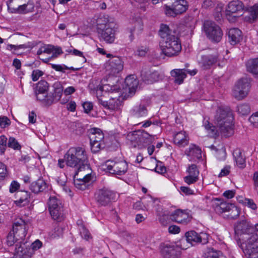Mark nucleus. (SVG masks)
Returning a JSON list of instances; mask_svg holds the SVG:
<instances>
[{
	"instance_id": "nucleus-27",
	"label": "nucleus",
	"mask_w": 258,
	"mask_h": 258,
	"mask_svg": "<svg viewBox=\"0 0 258 258\" xmlns=\"http://www.w3.org/2000/svg\"><path fill=\"white\" fill-rule=\"evenodd\" d=\"M185 154L188 157L191 161H196L202 158V151L197 146L191 145L185 151Z\"/></svg>"
},
{
	"instance_id": "nucleus-9",
	"label": "nucleus",
	"mask_w": 258,
	"mask_h": 258,
	"mask_svg": "<svg viewBox=\"0 0 258 258\" xmlns=\"http://www.w3.org/2000/svg\"><path fill=\"white\" fill-rule=\"evenodd\" d=\"M100 20L101 19L97 21V32L99 39L107 43H112L115 39V31L113 28V24L107 23L105 24L103 28H102V26L99 23Z\"/></svg>"
},
{
	"instance_id": "nucleus-18",
	"label": "nucleus",
	"mask_w": 258,
	"mask_h": 258,
	"mask_svg": "<svg viewBox=\"0 0 258 258\" xmlns=\"http://www.w3.org/2000/svg\"><path fill=\"white\" fill-rule=\"evenodd\" d=\"M186 240L191 245H196L198 243L202 244H206L208 242L209 235L204 232L198 233L195 231H190L185 233Z\"/></svg>"
},
{
	"instance_id": "nucleus-22",
	"label": "nucleus",
	"mask_w": 258,
	"mask_h": 258,
	"mask_svg": "<svg viewBox=\"0 0 258 258\" xmlns=\"http://www.w3.org/2000/svg\"><path fill=\"white\" fill-rule=\"evenodd\" d=\"M197 73V70L192 71L183 69H174L171 71V75L174 78V82L178 84H181L183 83V80L186 77V74H189L191 76H194Z\"/></svg>"
},
{
	"instance_id": "nucleus-61",
	"label": "nucleus",
	"mask_w": 258,
	"mask_h": 258,
	"mask_svg": "<svg viewBox=\"0 0 258 258\" xmlns=\"http://www.w3.org/2000/svg\"><path fill=\"white\" fill-rule=\"evenodd\" d=\"M84 112L85 113H89L93 109V104L90 102H85L82 104Z\"/></svg>"
},
{
	"instance_id": "nucleus-52",
	"label": "nucleus",
	"mask_w": 258,
	"mask_h": 258,
	"mask_svg": "<svg viewBox=\"0 0 258 258\" xmlns=\"http://www.w3.org/2000/svg\"><path fill=\"white\" fill-rule=\"evenodd\" d=\"M79 230L80 234L82 238L86 240H88L90 238V234L83 224L81 225V227L79 228Z\"/></svg>"
},
{
	"instance_id": "nucleus-19",
	"label": "nucleus",
	"mask_w": 258,
	"mask_h": 258,
	"mask_svg": "<svg viewBox=\"0 0 258 258\" xmlns=\"http://www.w3.org/2000/svg\"><path fill=\"white\" fill-rule=\"evenodd\" d=\"M116 194L107 188L99 189L96 194L97 202L102 206L108 205L111 201L115 200Z\"/></svg>"
},
{
	"instance_id": "nucleus-35",
	"label": "nucleus",
	"mask_w": 258,
	"mask_h": 258,
	"mask_svg": "<svg viewBox=\"0 0 258 258\" xmlns=\"http://www.w3.org/2000/svg\"><path fill=\"white\" fill-rule=\"evenodd\" d=\"M104 136L102 132L99 128H93L91 129L89 135L90 141L92 142H103Z\"/></svg>"
},
{
	"instance_id": "nucleus-26",
	"label": "nucleus",
	"mask_w": 258,
	"mask_h": 258,
	"mask_svg": "<svg viewBox=\"0 0 258 258\" xmlns=\"http://www.w3.org/2000/svg\"><path fill=\"white\" fill-rule=\"evenodd\" d=\"M171 216L173 220L178 223L184 225L189 223L191 220V217L186 211H183L180 209L175 211Z\"/></svg>"
},
{
	"instance_id": "nucleus-53",
	"label": "nucleus",
	"mask_w": 258,
	"mask_h": 258,
	"mask_svg": "<svg viewBox=\"0 0 258 258\" xmlns=\"http://www.w3.org/2000/svg\"><path fill=\"white\" fill-rule=\"evenodd\" d=\"M244 205L247 206L248 208L256 210L257 209V206L254 202L253 200L250 199H245L242 202Z\"/></svg>"
},
{
	"instance_id": "nucleus-54",
	"label": "nucleus",
	"mask_w": 258,
	"mask_h": 258,
	"mask_svg": "<svg viewBox=\"0 0 258 258\" xmlns=\"http://www.w3.org/2000/svg\"><path fill=\"white\" fill-rule=\"evenodd\" d=\"M216 0H203L202 8L207 9L212 8L216 4Z\"/></svg>"
},
{
	"instance_id": "nucleus-5",
	"label": "nucleus",
	"mask_w": 258,
	"mask_h": 258,
	"mask_svg": "<svg viewBox=\"0 0 258 258\" xmlns=\"http://www.w3.org/2000/svg\"><path fill=\"white\" fill-rule=\"evenodd\" d=\"M127 139L133 147L142 149L151 143L154 137L144 131L139 130L128 133Z\"/></svg>"
},
{
	"instance_id": "nucleus-37",
	"label": "nucleus",
	"mask_w": 258,
	"mask_h": 258,
	"mask_svg": "<svg viewBox=\"0 0 258 258\" xmlns=\"http://www.w3.org/2000/svg\"><path fill=\"white\" fill-rule=\"evenodd\" d=\"M101 104L105 108L115 110L117 109L120 103L119 99L116 98H111L109 101L100 99Z\"/></svg>"
},
{
	"instance_id": "nucleus-4",
	"label": "nucleus",
	"mask_w": 258,
	"mask_h": 258,
	"mask_svg": "<svg viewBox=\"0 0 258 258\" xmlns=\"http://www.w3.org/2000/svg\"><path fill=\"white\" fill-rule=\"evenodd\" d=\"M241 248L248 258L258 250V235L255 232L246 233L242 235Z\"/></svg>"
},
{
	"instance_id": "nucleus-33",
	"label": "nucleus",
	"mask_w": 258,
	"mask_h": 258,
	"mask_svg": "<svg viewBox=\"0 0 258 258\" xmlns=\"http://www.w3.org/2000/svg\"><path fill=\"white\" fill-rule=\"evenodd\" d=\"M53 87L54 89V93H49L48 96H51L52 97V102L51 103V105L53 104L54 102H57L60 100L61 97L62 92H63V88L61 84L59 82L55 83Z\"/></svg>"
},
{
	"instance_id": "nucleus-1",
	"label": "nucleus",
	"mask_w": 258,
	"mask_h": 258,
	"mask_svg": "<svg viewBox=\"0 0 258 258\" xmlns=\"http://www.w3.org/2000/svg\"><path fill=\"white\" fill-rule=\"evenodd\" d=\"M217 127L211 124L208 121L204 123V126L208 132V135L212 138H216L219 134L223 136L228 137L233 134L232 121L233 116L229 108H223L219 107L215 117Z\"/></svg>"
},
{
	"instance_id": "nucleus-62",
	"label": "nucleus",
	"mask_w": 258,
	"mask_h": 258,
	"mask_svg": "<svg viewBox=\"0 0 258 258\" xmlns=\"http://www.w3.org/2000/svg\"><path fill=\"white\" fill-rule=\"evenodd\" d=\"M231 167L229 165L225 166L221 170L219 174V177L226 176L230 173Z\"/></svg>"
},
{
	"instance_id": "nucleus-3",
	"label": "nucleus",
	"mask_w": 258,
	"mask_h": 258,
	"mask_svg": "<svg viewBox=\"0 0 258 258\" xmlns=\"http://www.w3.org/2000/svg\"><path fill=\"white\" fill-rule=\"evenodd\" d=\"M87 157L85 150L81 147L71 148L64 155V160L67 166L77 168L79 172L84 170L91 171L89 164H87Z\"/></svg>"
},
{
	"instance_id": "nucleus-17",
	"label": "nucleus",
	"mask_w": 258,
	"mask_h": 258,
	"mask_svg": "<svg viewBox=\"0 0 258 258\" xmlns=\"http://www.w3.org/2000/svg\"><path fill=\"white\" fill-rule=\"evenodd\" d=\"M80 172L83 178H77L76 176L78 174V173H76L74 177V185L78 189L84 190L90 185V182L92 180L93 176L91 174V170L90 171L84 170Z\"/></svg>"
},
{
	"instance_id": "nucleus-57",
	"label": "nucleus",
	"mask_w": 258,
	"mask_h": 258,
	"mask_svg": "<svg viewBox=\"0 0 258 258\" xmlns=\"http://www.w3.org/2000/svg\"><path fill=\"white\" fill-rule=\"evenodd\" d=\"M20 187V184L17 181L13 180L10 184L9 191L11 193H14L17 191V190L19 189Z\"/></svg>"
},
{
	"instance_id": "nucleus-43",
	"label": "nucleus",
	"mask_w": 258,
	"mask_h": 258,
	"mask_svg": "<svg viewBox=\"0 0 258 258\" xmlns=\"http://www.w3.org/2000/svg\"><path fill=\"white\" fill-rule=\"evenodd\" d=\"M249 13V19L255 20L258 17V4H255L252 7L247 9Z\"/></svg>"
},
{
	"instance_id": "nucleus-31",
	"label": "nucleus",
	"mask_w": 258,
	"mask_h": 258,
	"mask_svg": "<svg viewBox=\"0 0 258 258\" xmlns=\"http://www.w3.org/2000/svg\"><path fill=\"white\" fill-rule=\"evenodd\" d=\"M47 187L45 181L42 178L32 182L30 185V189L35 194L43 191Z\"/></svg>"
},
{
	"instance_id": "nucleus-7",
	"label": "nucleus",
	"mask_w": 258,
	"mask_h": 258,
	"mask_svg": "<svg viewBox=\"0 0 258 258\" xmlns=\"http://www.w3.org/2000/svg\"><path fill=\"white\" fill-rule=\"evenodd\" d=\"M250 88V79L247 77L241 78L235 84L232 90L233 96L238 100L245 98Z\"/></svg>"
},
{
	"instance_id": "nucleus-44",
	"label": "nucleus",
	"mask_w": 258,
	"mask_h": 258,
	"mask_svg": "<svg viewBox=\"0 0 258 258\" xmlns=\"http://www.w3.org/2000/svg\"><path fill=\"white\" fill-rule=\"evenodd\" d=\"M237 109L238 112L242 115L248 114L250 111V107L247 104H240L237 106Z\"/></svg>"
},
{
	"instance_id": "nucleus-15",
	"label": "nucleus",
	"mask_w": 258,
	"mask_h": 258,
	"mask_svg": "<svg viewBox=\"0 0 258 258\" xmlns=\"http://www.w3.org/2000/svg\"><path fill=\"white\" fill-rule=\"evenodd\" d=\"M171 7L166 6L165 14L168 16L174 17L187 10V5L185 0H174Z\"/></svg>"
},
{
	"instance_id": "nucleus-40",
	"label": "nucleus",
	"mask_w": 258,
	"mask_h": 258,
	"mask_svg": "<svg viewBox=\"0 0 258 258\" xmlns=\"http://www.w3.org/2000/svg\"><path fill=\"white\" fill-rule=\"evenodd\" d=\"M246 65L249 72L253 74H258V58L248 60Z\"/></svg>"
},
{
	"instance_id": "nucleus-10",
	"label": "nucleus",
	"mask_w": 258,
	"mask_h": 258,
	"mask_svg": "<svg viewBox=\"0 0 258 258\" xmlns=\"http://www.w3.org/2000/svg\"><path fill=\"white\" fill-rule=\"evenodd\" d=\"M49 84L45 80H41L37 84L36 89V96L37 99L45 106L51 105L52 98L48 96L47 93L49 89Z\"/></svg>"
},
{
	"instance_id": "nucleus-25",
	"label": "nucleus",
	"mask_w": 258,
	"mask_h": 258,
	"mask_svg": "<svg viewBox=\"0 0 258 258\" xmlns=\"http://www.w3.org/2000/svg\"><path fill=\"white\" fill-rule=\"evenodd\" d=\"M252 227V225L249 223L247 220L243 219L235 223L234 225V230L235 233L237 235L240 236L239 239L242 238L243 234L246 233H250L249 230Z\"/></svg>"
},
{
	"instance_id": "nucleus-42",
	"label": "nucleus",
	"mask_w": 258,
	"mask_h": 258,
	"mask_svg": "<svg viewBox=\"0 0 258 258\" xmlns=\"http://www.w3.org/2000/svg\"><path fill=\"white\" fill-rule=\"evenodd\" d=\"M22 240H16L15 234H13L12 231H11L7 236V242L8 245L10 246H13L15 242H16L15 245V247H16L17 244H18L19 245L23 244V242H22ZM15 248H14V249Z\"/></svg>"
},
{
	"instance_id": "nucleus-50",
	"label": "nucleus",
	"mask_w": 258,
	"mask_h": 258,
	"mask_svg": "<svg viewBox=\"0 0 258 258\" xmlns=\"http://www.w3.org/2000/svg\"><path fill=\"white\" fill-rule=\"evenodd\" d=\"M8 176V172L6 166L0 162V181L4 180Z\"/></svg>"
},
{
	"instance_id": "nucleus-63",
	"label": "nucleus",
	"mask_w": 258,
	"mask_h": 258,
	"mask_svg": "<svg viewBox=\"0 0 258 258\" xmlns=\"http://www.w3.org/2000/svg\"><path fill=\"white\" fill-rule=\"evenodd\" d=\"M180 190L186 195H191L194 194V190L187 186H181Z\"/></svg>"
},
{
	"instance_id": "nucleus-12",
	"label": "nucleus",
	"mask_w": 258,
	"mask_h": 258,
	"mask_svg": "<svg viewBox=\"0 0 258 258\" xmlns=\"http://www.w3.org/2000/svg\"><path fill=\"white\" fill-rule=\"evenodd\" d=\"M204 29L207 36L211 41L219 42L222 37L223 33L220 28L211 21H206L204 23Z\"/></svg>"
},
{
	"instance_id": "nucleus-47",
	"label": "nucleus",
	"mask_w": 258,
	"mask_h": 258,
	"mask_svg": "<svg viewBox=\"0 0 258 258\" xmlns=\"http://www.w3.org/2000/svg\"><path fill=\"white\" fill-rule=\"evenodd\" d=\"M8 146L10 148H13L14 150H19L21 149V146L19 144L18 141L15 138L13 137H10L9 139Z\"/></svg>"
},
{
	"instance_id": "nucleus-20",
	"label": "nucleus",
	"mask_w": 258,
	"mask_h": 258,
	"mask_svg": "<svg viewBox=\"0 0 258 258\" xmlns=\"http://www.w3.org/2000/svg\"><path fill=\"white\" fill-rule=\"evenodd\" d=\"M123 68V62L120 57L112 56L106 63L105 69L110 74L115 75L121 72Z\"/></svg>"
},
{
	"instance_id": "nucleus-24",
	"label": "nucleus",
	"mask_w": 258,
	"mask_h": 258,
	"mask_svg": "<svg viewBox=\"0 0 258 258\" xmlns=\"http://www.w3.org/2000/svg\"><path fill=\"white\" fill-rule=\"evenodd\" d=\"M161 252L164 258H176L180 254L178 247L167 244L161 246Z\"/></svg>"
},
{
	"instance_id": "nucleus-13",
	"label": "nucleus",
	"mask_w": 258,
	"mask_h": 258,
	"mask_svg": "<svg viewBox=\"0 0 258 258\" xmlns=\"http://www.w3.org/2000/svg\"><path fill=\"white\" fill-rule=\"evenodd\" d=\"M50 214L54 220L59 221L63 219V207L59 200L54 196L50 197L48 202Z\"/></svg>"
},
{
	"instance_id": "nucleus-60",
	"label": "nucleus",
	"mask_w": 258,
	"mask_h": 258,
	"mask_svg": "<svg viewBox=\"0 0 258 258\" xmlns=\"http://www.w3.org/2000/svg\"><path fill=\"white\" fill-rule=\"evenodd\" d=\"M148 51V48L146 47L141 46L139 47L137 50L136 53L140 56H144Z\"/></svg>"
},
{
	"instance_id": "nucleus-36",
	"label": "nucleus",
	"mask_w": 258,
	"mask_h": 258,
	"mask_svg": "<svg viewBox=\"0 0 258 258\" xmlns=\"http://www.w3.org/2000/svg\"><path fill=\"white\" fill-rule=\"evenodd\" d=\"M132 114L136 117H141L147 115L148 110L145 105L139 104L133 107L131 110Z\"/></svg>"
},
{
	"instance_id": "nucleus-64",
	"label": "nucleus",
	"mask_w": 258,
	"mask_h": 258,
	"mask_svg": "<svg viewBox=\"0 0 258 258\" xmlns=\"http://www.w3.org/2000/svg\"><path fill=\"white\" fill-rule=\"evenodd\" d=\"M226 152L223 150L217 151L216 156L220 160H224L226 158Z\"/></svg>"
},
{
	"instance_id": "nucleus-6",
	"label": "nucleus",
	"mask_w": 258,
	"mask_h": 258,
	"mask_svg": "<svg viewBox=\"0 0 258 258\" xmlns=\"http://www.w3.org/2000/svg\"><path fill=\"white\" fill-rule=\"evenodd\" d=\"M214 207L215 211L218 214L227 213L226 216L229 219H236L239 215L240 210L236 206L221 199L215 200Z\"/></svg>"
},
{
	"instance_id": "nucleus-56",
	"label": "nucleus",
	"mask_w": 258,
	"mask_h": 258,
	"mask_svg": "<svg viewBox=\"0 0 258 258\" xmlns=\"http://www.w3.org/2000/svg\"><path fill=\"white\" fill-rule=\"evenodd\" d=\"M249 121L254 126L258 127V111L250 116Z\"/></svg>"
},
{
	"instance_id": "nucleus-59",
	"label": "nucleus",
	"mask_w": 258,
	"mask_h": 258,
	"mask_svg": "<svg viewBox=\"0 0 258 258\" xmlns=\"http://www.w3.org/2000/svg\"><path fill=\"white\" fill-rule=\"evenodd\" d=\"M43 74V72L39 70H34L32 73V79L33 81H36L38 80L39 78L42 76Z\"/></svg>"
},
{
	"instance_id": "nucleus-32",
	"label": "nucleus",
	"mask_w": 258,
	"mask_h": 258,
	"mask_svg": "<svg viewBox=\"0 0 258 258\" xmlns=\"http://www.w3.org/2000/svg\"><path fill=\"white\" fill-rule=\"evenodd\" d=\"M18 200L15 201V203L18 206L22 207L25 206L29 202L30 193L27 191L21 190L16 195Z\"/></svg>"
},
{
	"instance_id": "nucleus-51",
	"label": "nucleus",
	"mask_w": 258,
	"mask_h": 258,
	"mask_svg": "<svg viewBox=\"0 0 258 258\" xmlns=\"http://www.w3.org/2000/svg\"><path fill=\"white\" fill-rule=\"evenodd\" d=\"M28 6L29 5L28 4L19 6L18 7V14H25L32 12V9H33V7H31V8H28Z\"/></svg>"
},
{
	"instance_id": "nucleus-23",
	"label": "nucleus",
	"mask_w": 258,
	"mask_h": 258,
	"mask_svg": "<svg viewBox=\"0 0 258 258\" xmlns=\"http://www.w3.org/2000/svg\"><path fill=\"white\" fill-rule=\"evenodd\" d=\"M141 75L142 80L147 84H152L162 79V76L158 71L143 70Z\"/></svg>"
},
{
	"instance_id": "nucleus-49",
	"label": "nucleus",
	"mask_w": 258,
	"mask_h": 258,
	"mask_svg": "<svg viewBox=\"0 0 258 258\" xmlns=\"http://www.w3.org/2000/svg\"><path fill=\"white\" fill-rule=\"evenodd\" d=\"M7 140L8 139L5 136L2 135L0 136V153L1 154H3L5 152L8 145Z\"/></svg>"
},
{
	"instance_id": "nucleus-41",
	"label": "nucleus",
	"mask_w": 258,
	"mask_h": 258,
	"mask_svg": "<svg viewBox=\"0 0 258 258\" xmlns=\"http://www.w3.org/2000/svg\"><path fill=\"white\" fill-rule=\"evenodd\" d=\"M206 258H222V253L220 251L214 249L213 248H208L204 253Z\"/></svg>"
},
{
	"instance_id": "nucleus-2",
	"label": "nucleus",
	"mask_w": 258,
	"mask_h": 258,
	"mask_svg": "<svg viewBox=\"0 0 258 258\" xmlns=\"http://www.w3.org/2000/svg\"><path fill=\"white\" fill-rule=\"evenodd\" d=\"M174 33L175 32L172 31L168 25H161L159 31L161 38V47L162 52L167 56H176L181 50L179 38Z\"/></svg>"
},
{
	"instance_id": "nucleus-46",
	"label": "nucleus",
	"mask_w": 258,
	"mask_h": 258,
	"mask_svg": "<svg viewBox=\"0 0 258 258\" xmlns=\"http://www.w3.org/2000/svg\"><path fill=\"white\" fill-rule=\"evenodd\" d=\"M91 150L94 153H97L102 148L104 147V143L103 142H90Z\"/></svg>"
},
{
	"instance_id": "nucleus-39",
	"label": "nucleus",
	"mask_w": 258,
	"mask_h": 258,
	"mask_svg": "<svg viewBox=\"0 0 258 258\" xmlns=\"http://www.w3.org/2000/svg\"><path fill=\"white\" fill-rule=\"evenodd\" d=\"M110 86L108 85H104L103 86H99L97 87L96 90V97L99 104H101L100 99L103 100V97L108 94L107 91H109Z\"/></svg>"
},
{
	"instance_id": "nucleus-8",
	"label": "nucleus",
	"mask_w": 258,
	"mask_h": 258,
	"mask_svg": "<svg viewBox=\"0 0 258 258\" xmlns=\"http://www.w3.org/2000/svg\"><path fill=\"white\" fill-rule=\"evenodd\" d=\"M243 4L239 0L232 1L227 5L225 16L229 22H235L237 18L242 15L244 10Z\"/></svg>"
},
{
	"instance_id": "nucleus-16",
	"label": "nucleus",
	"mask_w": 258,
	"mask_h": 258,
	"mask_svg": "<svg viewBox=\"0 0 258 258\" xmlns=\"http://www.w3.org/2000/svg\"><path fill=\"white\" fill-rule=\"evenodd\" d=\"M218 60L217 53H204L198 56V62L204 69H209L216 64Z\"/></svg>"
},
{
	"instance_id": "nucleus-21",
	"label": "nucleus",
	"mask_w": 258,
	"mask_h": 258,
	"mask_svg": "<svg viewBox=\"0 0 258 258\" xmlns=\"http://www.w3.org/2000/svg\"><path fill=\"white\" fill-rule=\"evenodd\" d=\"M13 234H15L16 240L23 241L27 234V225L22 219H18L13 224Z\"/></svg>"
},
{
	"instance_id": "nucleus-29",
	"label": "nucleus",
	"mask_w": 258,
	"mask_h": 258,
	"mask_svg": "<svg viewBox=\"0 0 258 258\" xmlns=\"http://www.w3.org/2000/svg\"><path fill=\"white\" fill-rule=\"evenodd\" d=\"M233 156L236 165L240 168H244L246 166V159L243 151L239 149H236L233 152Z\"/></svg>"
},
{
	"instance_id": "nucleus-30",
	"label": "nucleus",
	"mask_w": 258,
	"mask_h": 258,
	"mask_svg": "<svg viewBox=\"0 0 258 258\" xmlns=\"http://www.w3.org/2000/svg\"><path fill=\"white\" fill-rule=\"evenodd\" d=\"M138 81L133 75H130L126 77L124 83L126 86V89L128 90L130 94H133L135 93L138 87Z\"/></svg>"
},
{
	"instance_id": "nucleus-48",
	"label": "nucleus",
	"mask_w": 258,
	"mask_h": 258,
	"mask_svg": "<svg viewBox=\"0 0 258 258\" xmlns=\"http://www.w3.org/2000/svg\"><path fill=\"white\" fill-rule=\"evenodd\" d=\"M63 228L61 226H57L55 227L52 232L51 237L52 238H56L62 236Z\"/></svg>"
},
{
	"instance_id": "nucleus-38",
	"label": "nucleus",
	"mask_w": 258,
	"mask_h": 258,
	"mask_svg": "<svg viewBox=\"0 0 258 258\" xmlns=\"http://www.w3.org/2000/svg\"><path fill=\"white\" fill-rule=\"evenodd\" d=\"M43 47L44 49V53L47 54L52 53V55L50 58L56 57L62 53L61 49L60 47H54V46L51 45L45 46Z\"/></svg>"
},
{
	"instance_id": "nucleus-11",
	"label": "nucleus",
	"mask_w": 258,
	"mask_h": 258,
	"mask_svg": "<svg viewBox=\"0 0 258 258\" xmlns=\"http://www.w3.org/2000/svg\"><path fill=\"white\" fill-rule=\"evenodd\" d=\"M127 164L124 161L114 162L108 160L103 165L104 171L112 174L121 175L125 174L127 170Z\"/></svg>"
},
{
	"instance_id": "nucleus-55",
	"label": "nucleus",
	"mask_w": 258,
	"mask_h": 258,
	"mask_svg": "<svg viewBox=\"0 0 258 258\" xmlns=\"http://www.w3.org/2000/svg\"><path fill=\"white\" fill-rule=\"evenodd\" d=\"M183 179L186 183L190 185L196 183L199 180V177L187 175L184 177Z\"/></svg>"
},
{
	"instance_id": "nucleus-14",
	"label": "nucleus",
	"mask_w": 258,
	"mask_h": 258,
	"mask_svg": "<svg viewBox=\"0 0 258 258\" xmlns=\"http://www.w3.org/2000/svg\"><path fill=\"white\" fill-rule=\"evenodd\" d=\"M17 245L18 250L16 252L17 253L24 255L26 258H31L35 251L41 247L42 242L39 240H36L31 244L30 247H28L25 243H23V244L20 245L17 244Z\"/></svg>"
},
{
	"instance_id": "nucleus-45",
	"label": "nucleus",
	"mask_w": 258,
	"mask_h": 258,
	"mask_svg": "<svg viewBox=\"0 0 258 258\" xmlns=\"http://www.w3.org/2000/svg\"><path fill=\"white\" fill-rule=\"evenodd\" d=\"M188 176L199 177V171L195 164H191L188 166L186 170Z\"/></svg>"
},
{
	"instance_id": "nucleus-58",
	"label": "nucleus",
	"mask_w": 258,
	"mask_h": 258,
	"mask_svg": "<svg viewBox=\"0 0 258 258\" xmlns=\"http://www.w3.org/2000/svg\"><path fill=\"white\" fill-rule=\"evenodd\" d=\"M10 120L6 116L0 117V127L5 128L10 124Z\"/></svg>"
},
{
	"instance_id": "nucleus-34",
	"label": "nucleus",
	"mask_w": 258,
	"mask_h": 258,
	"mask_svg": "<svg viewBox=\"0 0 258 258\" xmlns=\"http://www.w3.org/2000/svg\"><path fill=\"white\" fill-rule=\"evenodd\" d=\"M174 143L179 147H184L188 143L187 136L184 131L176 133L174 136Z\"/></svg>"
},
{
	"instance_id": "nucleus-28",
	"label": "nucleus",
	"mask_w": 258,
	"mask_h": 258,
	"mask_svg": "<svg viewBox=\"0 0 258 258\" xmlns=\"http://www.w3.org/2000/svg\"><path fill=\"white\" fill-rule=\"evenodd\" d=\"M242 32L238 28L229 29L228 32L229 41L231 45H235L239 43L242 39Z\"/></svg>"
}]
</instances>
